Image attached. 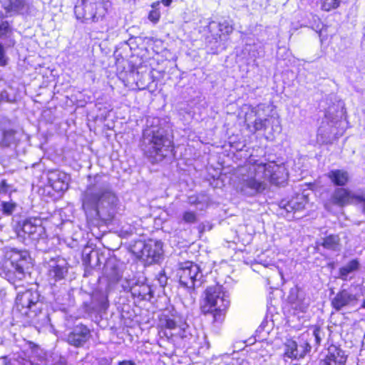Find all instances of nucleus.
I'll list each match as a JSON object with an SVG mask.
<instances>
[{"label":"nucleus","mask_w":365,"mask_h":365,"mask_svg":"<svg viewBox=\"0 0 365 365\" xmlns=\"http://www.w3.org/2000/svg\"><path fill=\"white\" fill-rule=\"evenodd\" d=\"M81 200L83 210L91 220L110 222L119 206V199L104 174L88 176V184Z\"/></svg>","instance_id":"nucleus-1"},{"label":"nucleus","mask_w":365,"mask_h":365,"mask_svg":"<svg viewBox=\"0 0 365 365\" xmlns=\"http://www.w3.org/2000/svg\"><path fill=\"white\" fill-rule=\"evenodd\" d=\"M140 148L152 163L163 160L173 153L172 136L159 118H147L140 140Z\"/></svg>","instance_id":"nucleus-2"},{"label":"nucleus","mask_w":365,"mask_h":365,"mask_svg":"<svg viewBox=\"0 0 365 365\" xmlns=\"http://www.w3.org/2000/svg\"><path fill=\"white\" fill-rule=\"evenodd\" d=\"M44 306L43 297L37 290L28 289L18 294L16 299V310L25 318L26 322L35 327L49 324L48 313Z\"/></svg>","instance_id":"nucleus-3"},{"label":"nucleus","mask_w":365,"mask_h":365,"mask_svg":"<svg viewBox=\"0 0 365 365\" xmlns=\"http://www.w3.org/2000/svg\"><path fill=\"white\" fill-rule=\"evenodd\" d=\"M31 257L26 250L6 249L4 259L0 261V276L11 284L21 282L29 273Z\"/></svg>","instance_id":"nucleus-4"},{"label":"nucleus","mask_w":365,"mask_h":365,"mask_svg":"<svg viewBox=\"0 0 365 365\" xmlns=\"http://www.w3.org/2000/svg\"><path fill=\"white\" fill-rule=\"evenodd\" d=\"M230 296L220 284L208 287L205 291V304L202 307L205 314H210L215 322H222L230 307Z\"/></svg>","instance_id":"nucleus-5"},{"label":"nucleus","mask_w":365,"mask_h":365,"mask_svg":"<svg viewBox=\"0 0 365 365\" xmlns=\"http://www.w3.org/2000/svg\"><path fill=\"white\" fill-rule=\"evenodd\" d=\"M111 4L110 0H78L74 7V13L76 19L84 24L103 25Z\"/></svg>","instance_id":"nucleus-6"},{"label":"nucleus","mask_w":365,"mask_h":365,"mask_svg":"<svg viewBox=\"0 0 365 365\" xmlns=\"http://www.w3.org/2000/svg\"><path fill=\"white\" fill-rule=\"evenodd\" d=\"M258 161L255 160L252 165L249 166L246 173L242 176L237 184V192L245 197H255L262 194L267 188L262 173H259Z\"/></svg>","instance_id":"nucleus-7"},{"label":"nucleus","mask_w":365,"mask_h":365,"mask_svg":"<svg viewBox=\"0 0 365 365\" xmlns=\"http://www.w3.org/2000/svg\"><path fill=\"white\" fill-rule=\"evenodd\" d=\"M176 275L180 284L187 290L191 299L194 300L196 289L205 282L204 276L199 266L190 261L181 263L179 264Z\"/></svg>","instance_id":"nucleus-8"},{"label":"nucleus","mask_w":365,"mask_h":365,"mask_svg":"<svg viewBox=\"0 0 365 365\" xmlns=\"http://www.w3.org/2000/svg\"><path fill=\"white\" fill-rule=\"evenodd\" d=\"M133 252L146 264L156 263L163 257V242L151 239L145 242L140 241L134 246Z\"/></svg>","instance_id":"nucleus-9"},{"label":"nucleus","mask_w":365,"mask_h":365,"mask_svg":"<svg viewBox=\"0 0 365 365\" xmlns=\"http://www.w3.org/2000/svg\"><path fill=\"white\" fill-rule=\"evenodd\" d=\"M257 171L262 173L264 180H267L275 185H284L288 179L285 167L274 162L259 163Z\"/></svg>","instance_id":"nucleus-10"},{"label":"nucleus","mask_w":365,"mask_h":365,"mask_svg":"<svg viewBox=\"0 0 365 365\" xmlns=\"http://www.w3.org/2000/svg\"><path fill=\"white\" fill-rule=\"evenodd\" d=\"M108 294L106 291L96 290L90 300L83 304L85 312L89 314L101 315L106 313L109 307Z\"/></svg>","instance_id":"nucleus-11"},{"label":"nucleus","mask_w":365,"mask_h":365,"mask_svg":"<svg viewBox=\"0 0 365 365\" xmlns=\"http://www.w3.org/2000/svg\"><path fill=\"white\" fill-rule=\"evenodd\" d=\"M44 262L48 264V277L50 284L64 279L68 274V263L60 257H44Z\"/></svg>","instance_id":"nucleus-12"},{"label":"nucleus","mask_w":365,"mask_h":365,"mask_svg":"<svg viewBox=\"0 0 365 365\" xmlns=\"http://www.w3.org/2000/svg\"><path fill=\"white\" fill-rule=\"evenodd\" d=\"M329 202L341 207L349 203L358 202L360 204V207L363 212L365 213V197L354 195L346 189L342 187L335 189L331 195Z\"/></svg>","instance_id":"nucleus-13"},{"label":"nucleus","mask_w":365,"mask_h":365,"mask_svg":"<svg viewBox=\"0 0 365 365\" xmlns=\"http://www.w3.org/2000/svg\"><path fill=\"white\" fill-rule=\"evenodd\" d=\"M346 356L339 347L331 345L319 355L317 365H345Z\"/></svg>","instance_id":"nucleus-14"},{"label":"nucleus","mask_w":365,"mask_h":365,"mask_svg":"<svg viewBox=\"0 0 365 365\" xmlns=\"http://www.w3.org/2000/svg\"><path fill=\"white\" fill-rule=\"evenodd\" d=\"M311 350V346L307 342L298 344L292 339H287L284 344L283 358L284 361L299 360L305 356Z\"/></svg>","instance_id":"nucleus-15"},{"label":"nucleus","mask_w":365,"mask_h":365,"mask_svg":"<svg viewBox=\"0 0 365 365\" xmlns=\"http://www.w3.org/2000/svg\"><path fill=\"white\" fill-rule=\"evenodd\" d=\"M21 231L24 239H28L31 242L45 235V228L42 226L41 220L36 218L24 220Z\"/></svg>","instance_id":"nucleus-16"},{"label":"nucleus","mask_w":365,"mask_h":365,"mask_svg":"<svg viewBox=\"0 0 365 365\" xmlns=\"http://www.w3.org/2000/svg\"><path fill=\"white\" fill-rule=\"evenodd\" d=\"M122 287L125 292H130L134 298L139 300L150 301L153 297V291L146 284L134 283L127 280L122 284Z\"/></svg>","instance_id":"nucleus-17"},{"label":"nucleus","mask_w":365,"mask_h":365,"mask_svg":"<svg viewBox=\"0 0 365 365\" xmlns=\"http://www.w3.org/2000/svg\"><path fill=\"white\" fill-rule=\"evenodd\" d=\"M47 178L49 186L57 192H63L68 188V176L59 170H48Z\"/></svg>","instance_id":"nucleus-18"},{"label":"nucleus","mask_w":365,"mask_h":365,"mask_svg":"<svg viewBox=\"0 0 365 365\" xmlns=\"http://www.w3.org/2000/svg\"><path fill=\"white\" fill-rule=\"evenodd\" d=\"M26 138V135L21 130L9 129L0 131V145L3 147L16 148Z\"/></svg>","instance_id":"nucleus-19"},{"label":"nucleus","mask_w":365,"mask_h":365,"mask_svg":"<svg viewBox=\"0 0 365 365\" xmlns=\"http://www.w3.org/2000/svg\"><path fill=\"white\" fill-rule=\"evenodd\" d=\"M91 332L89 329L83 324L76 325L67 336L69 344L76 347H80L89 339Z\"/></svg>","instance_id":"nucleus-20"},{"label":"nucleus","mask_w":365,"mask_h":365,"mask_svg":"<svg viewBox=\"0 0 365 365\" xmlns=\"http://www.w3.org/2000/svg\"><path fill=\"white\" fill-rule=\"evenodd\" d=\"M357 297L346 289L339 292L331 301V305L336 311L346 307H354L357 303Z\"/></svg>","instance_id":"nucleus-21"},{"label":"nucleus","mask_w":365,"mask_h":365,"mask_svg":"<svg viewBox=\"0 0 365 365\" xmlns=\"http://www.w3.org/2000/svg\"><path fill=\"white\" fill-rule=\"evenodd\" d=\"M288 299L295 309L302 312H305L309 306V299L305 297L304 292L297 286L290 289Z\"/></svg>","instance_id":"nucleus-22"},{"label":"nucleus","mask_w":365,"mask_h":365,"mask_svg":"<svg viewBox=\"0 0 365 365\" xmlns=\"http://www.w3.org/2000/svg\"><path fill=\"white\" fill-rule=\"evenodd\" d=\"M103 273L110 282H118L123 276L122 264L115 259H109L106 261Z\"/></svg>","instance_id":"nucleus-23"},{"label":"nucleus","mask_w":365,"mask_h":365,"mask_svg":"<svg viewBox=\"0 0 365 365\" xmlns=\"http://www.w3.org/2000/svg\"><path fill=\"white\" fill-rule=\"evenodd\" d=\"M307 203V196L302 194H297L289 200H281L279 205L281 209H284L287 212H295L302 210Z\"/></svg>","instance_id":"nucleus-24"},{"label":"nucleus","mask_w":365,"mask_h":365,"mask_svg":"<svg viewBox=\"0 0 365 365\" xmlns=\"http://www.w3.org/2000/svg\"><path fill=\"white\" fill-rule=\"evenodd\" d=\"M26 0H2L1 6L9 16L19 15L25 10Z\"/></svg>","instance_id":"nucleus-25"},{"label":"nucleus","mask_w":365,"mask_h":365,"mask_svg":"<svg viewBox=\"0 0 365 365\" xmlns=\"http://www.w3.org/2000/svg\"><path fill=\"white\" fill-rule=\"evenodd\" d=\"M265 108V105L259 104L251 110V113H254L256 117L253 125L255 131L266 130L269 125L270 119L267 118H262Z\"/></svg>","instance_id":"nucleus-26"},{"label":"nucleus","mask_w":365,"mask_h":365,"mask_svg":"<svg viewBox=\"0 0 365 365\" xmlns=\"http://www.w3.org/2000/svg\"><path fill=\"white\" fill-rule=\"evenodd\" d=\"M165 327L170 329H178L176 334L181 338H186L190 332L188 331L189 326L186 322L177 321L175 319L167 318L165 320Z\"/></svg>","instance_id":"nucleus-27"},{"label":"nucleus","mask_w":365,"mask_h":365,"mask_svg":"<svg viewBox=\"0 0 365 365\" xmlns=\"http://www.w3.org/2000/svg\"><path fill=\"white\" fill-rule=\"evenodd\" d=\"M327 177L336 186H344L349 180V175L348 172L339 169L331 170L329 171L327 174Z\"/></svg>","instance_id":"nucleus-28"},{"label":"nucleus","mask_w":365,"mask_h":365,"mask_svg":"<svg viewBox=\"0 0 365 365\" xmlns=\"http://www.w3.org/2000/svg\"><path fill=\"white\" fill-rule=\"evenodd\" d=\"M13 28L8 21H0V39L6 41L7 47L14 46L15 41L11 38Z\"/></svg>","instance_id":"nucleus-29"},{"label":"nucleus","mask_w":365,"mask_h":365,"mask_svg":"<svg viewBox=\"0 0 365 365\" xmlns=\"http://www.w3.org/2000/svg\"><path fill=\"white\" fill-rule=\"evenodd\" d=\"M318 246H322L324 249L333 252H338L340 250V238L336 235H330L322 239V242H317Z\"/></svg>","instance_id":"nucleus-30"},{"label":"nucleus","mask_w":365,"mask_h":365,"mask_svg":"<svg viewBox=\"0 0 365 365\" xmlns=\"http://www.w3.org/2000/svg\"><path fill=\"white\" fill-rule=\"evenodd\" d=\"M209 29L211 33H214L217 30V34L221 35V38L225 37L226 35L231 34L233 31L232 26L226 20L222 22L212 21L209 25Z\"/></svg>","instance_id":"nucleus-31"},{"label":"nucleus","mask_w":365,"mask_h":365,"mask_svg":"<svg viewBox=\"0 0 365 365\" xmlns=\"http://www.w3.org/2000/svg\"><path fill=\"white\" fill-rule=\"evenodd\" d=\"M360 267L358 259H354L349 261L346 265L339 268V277L342 280H347L349 275L356 272Z\"/></svg>","instance_id":"nucleus-32"},{"label":"nucleus","mask_w":365,"mask_h":365,"mask_svg":"<svg viewBox=\"0 0 365 365\" xmlns=\"http://www.w3.org/2000/svg\"><path fill=\"white\" fill-rule=\"evenodd\" d=\"M16 99L14 89L6 82L0 79V103L2 102H13Z\"/></svg>","instance_id":"nucleus-33"},{"label":"nucleus","mask_w":365,"mask_h":365,"mask_svg":"<svg viewBox=\"0 0 365 365\" xmlns=\"http://www.w3.org/2000/svg\"><path fill=\"white\" fill-rule=\"evenodd\" d=\"M212 38L208 41L207 46L210 48V52L213 54H216L220 50L225 49L224 45L222 44L223 39L221 38V35L218 34H212Z\"/></svg>","instance_id":"nucleus-34"},{"label":"nucleus","mask_w":365,"mask_h":365,"mask_svg":"<svg viewBox=\"0 0 365 365\" xmlns=\"http://www.w3.org/2000/svg\"><path fill=\"white\" fill-rule=\"evenodd\" d=\"M16 203L12 200H0V207L4 215H10L16 208Z\"/></svg>","instance_id":"nucleus-35"},{"label":"nucleus","mask_w":365,"mask_h":365,"mask_svg":"<svg viewBox=\"0 0 365 365\" xmlns=\"http://www.w3.org/2000/svg\"><path fill=\"white\" fill-rule=\"evenodd\" d=\"M35 247L36 250L42 252H47L49 250L48 245V240L46 237V235L41 236L38 240H34L31 242Z\"/></svg>","instance_id":"nucleus-36"},{"label":"nucleus","mask_w":365,"mask_h":365,"mask_svg":"<svg viewBox=\"0 0 365 365\" xmlns=\"http://www.w3.org/2000/svg\"><path fill=\"white\" fill-rule=\"evenodd\" d=\"M327 331H329L327 328H322L319 327H314L313 330V336L317 345H319L326 336Z\"/></svg>","instance_id":"nucleus-37"},{"label":"nucleus","mask_w":365,"mask_h":365,"mask_svg":"<svg viewBox=\"0 0 365 365\" xmlns=\"http://www.w3.org/2000/svg\"><path fill=\"white\" fill-rule=\"evenodd\" d=\"M341 0H321L322 9L326 11L336 9L339 6Z\"/></svg>","instance_id":"nucleus-38"},{"label":"nucleus","mask_w":365,"mask_h":365,"mask_svg":"<svg viewBox=\"0 0 365 365\" xmlns=\"http://www.w3.org/2000/svg\"><path fill=\"white\" fill-rule=\"evenodd\" d=\"M182 220L187 224H193L197 222V217L195 212L185 211L182 215Z\"/></svg>","instance_id":"nucleus-39"},{"label":"nucleus","mask_w":365,"mask_h":365,"mask_svg":"<svg viewBox=\"0 0 365 365\" xmlns=\"http://www.w3.org/2000/svg\"><path fill=\"white\" fill-rule=\"evenodd\" d=\"M54 298L56 303L60 305L65 306L68 300V295L64 290L63 292H61L60 294L55 295Z\"/></svg>","instance_id":"nucleus-40"},{"label":"nucleus","mask_w":365,"mask_h":365,"mask_svg":"<svg viewBox=\"0 0 365 365\" xmlns=\"http://www.w3.org/2000/svg\"><path fill=\"white\" fill-rule=\"evenodd\" d=\"M12 191V186L7 183L6 180L0 182V194H10Z\"/></svg>","instance_id":"nucleus-41"},{"label":"nucleus","mask_w":365,"mask_h":365,"mask_svg":"<svg viewBox=\"0 0 365 365\" xmlns=\"http://www.w3.org/2000/svg\"><path fill=\"white\" fill-rule=\"evenodd\" d=\"M9 58L6 54L4 47L1 43H0V66H5L7 65Z\"/></svg>","instance_id":"nucleus-42"},{"label":"nucleus","mask_w":365,"mask_h":365,"mask_svg":"<svg viewBox=\"0 0 365 365\" xmlns=\"http://www.w3.org/2000/svg\"><path fill=\"white\" fill-rule=\"evenodd\" d=\"M157 281L159 285L162 287H165L168 282V277L166 276L165 271L161 270L156 277Z\"/></svg>","instance_id":"nucleus-43"},{"label":"nucleus","mask_w":365,"mask_h":365,"mask_svg":"<svg viewBox=\"0 0 365 365\" xmlns=\"http://www.w3.org/2000/svg\"><path fill=\"white\" fill-rule=\"evenodd\" d=\"M268 119H270L269 125H272V128L273 131L274 132H280L281 128H280V123L278 118H274L273 116H271L270 118H267Z\"/></svg>","instance_id":"nucleus-44"},{"label":"nucleus","mask_w":365,"mask_h":365,"mask_svg":"<svg viewBox=\"0 0 365 365\" xmlns=\"http://www.w3.org/2000/svg\"><path fill=\"white\" fill-rule=\"evenodd\" d=\"M148 18L150 21L156 22L160 18V14L157 11H151L149 13Z\"/></svg>","instance_id":"nucleus-45"},{"label":"nucleus","mask_w":365,"mask_h":365,"mask_svg":"<svg viewBox=\"0 0 365 365\" xmlns=\"http://www.w3.org/2000/svg\"><path fill=\"white\" fill-rule=\"evenodd\" d=\"M134 362L132 361H123L118 363V365H134Z\"/></svg>","instance_id":"nucleus-46"},{"label":"nucleus","mask_w":365,"mask_h":365,"mask_svg":"<svg viewBox=\"0 0 365 365\" xmlns=\"http://www.w3.org/2000/svg\"><path fill=\"white\" fill-rule=\"evenodd\" d=\"M173 0H162V3L164 6H168L171 4Z\"/></svg>","instance_id":"nucleus-47"},{"label":"nucleus","mask_w":365,"mask_h":365,"mask_svg":"<svg viewBox=\"0 0 365 365\" xmlns=\"http://www.w3.org/2000/svg\"><path fill=\"white\" fill-rule=\"evenodd\" d=\"M323 26L321 22H319L316 26V31H318V30H319V31L321 33V31H322L321 26Z\"/></svg>","instance_id":"nucleus-48"},{"label":"nucleus","mask_w":365,"mask_h":365,"mask_svg":"<svg viewBox=\"0 0 365 365\" xmlns=\"http://www.w3.org/2000/svg\"><path fill=\"white\" fill-rule=\"evenodd\" d=\"M245 49L250 51H251V45L249 43H246Z\"/></svg>","instance_id":"nucleus-49"},{"label":"nucleus","mask_w":365,"mask_h":365,"mask_svg":"<svg viewBox=\"0 0 365 365\" xmlns=\"http://www.w3.org/2000/svg\"><path fill=\"white\" fill-rule=\"evenodd\" d=\"M193 197H190V199H189V202L190 204H195V200H192Z\"/></svg>","instance_id":"nucleus-50"},{"label":"nucleus","mask_w":365,"mask_h":365,"mask_svg":"<svg viewBox=\"0 0 365 365\" xmlns=\"http://www.w3.org/2000/svg\"><path fill=\"white\" fill-rule=\"evenodd\" d=\"M361 307L365 308V299L364 300V302L362 303Z\"/></svg>","instance_id":"nucleus-51"},{"label":"nucleus","mask_w":365,"mask_h":365,"mask_svg":"<svg viewBox=\"0 0 365 365\" xmlns=\"http://www.w3.org/2000/svg\"><path fill=\"white\" fill-rule=\"evenodd\" d=\"M324 206H325L326 209H328L329 202L325 203Z\"/></svg>","instance_id":"nucleus-52"},{"label":"nucleus","mask_w":365,"mask_h":365,"mask_svg":"<svg viewBox=\"0 0 365 365\" xmlns=\"http://www.w3.org/2000/svg\"><path fill=\"white\" fill-rule=\"evenodd\" d=\"M29 365H33L31 362L29 363Z\"/></svg>","instance_id":"nucleus-53"}]
</instances>
